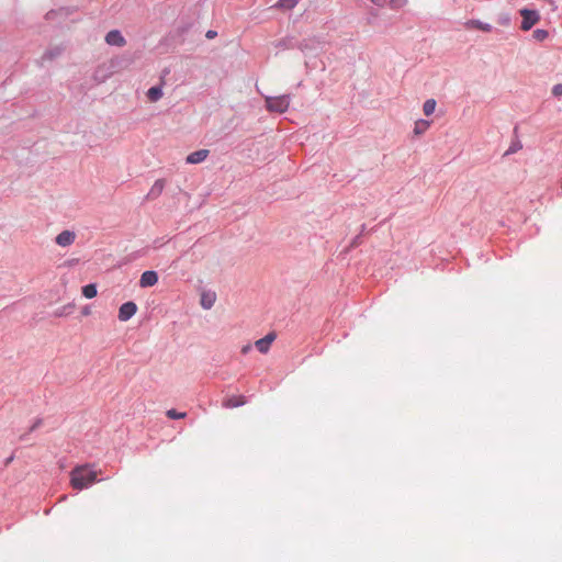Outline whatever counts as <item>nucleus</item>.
Returning a JSON list of instances; mask_svg holds the SVG:
<instances>
[{
  "label": "nucleus",
  "instance_id": "nucleus-23",
  "mask_svg": "<svg viewBox=\"0 0 562 562\" xmlns=\"http://www.w3.org/2000/svg\"><path fill=\"white\" fill-rule=\"evenodd\" d=\"M521 143L519 140H515L510 144L509 148L505 151V156L512 155L517 153L519 149H521Z\"/></svg>",
  "mask_w": 562,
  "mask_h": 562
},
{
  "label": "nucleus",
  "instance_id": "nucleus-9",
  "mask_svg": "<svg viewBox=\"0 0 562 562\" xmlns=\"http://www.w3.org/2000/svg\"><path fill=\"white\" fill-rule=\"evenodd\" d=\"M76 235L70 231H63L56 236V244L61 247L70 246L75 241Z\"/></svg>",
  "mask_w": 562,
  "mask_h": 562
},
{
  "label": "nucleus",
  "instance_id": "nucleus-21",
  "mask_svg": "<svg viewBox=\"0 0 562 562\" xmlns=\"http://www.w3.org/2000/svg\"><path fill=\"white\" fill-rule=\"evenodd\" d=\"M549 36V32L543 29H537L532 33V37L537 42H543Z\"/></svg>",
  "mask_w": 562,
  "mask_h": 562
},
{
  "label": "nucleus",
  "instance_id": "nucleus-13",
  "mask_svg": "<svg viewBox=\"0 0 562 562\" xmlns=\"http://www.w3.org/2000/svg\"><path fill=\"white\" fill-rule=\"evenodd\" d=\"M164 187L165 181L162 179L156 180L147 194V199L154 200L158 198L161 194Z\"/></svg>",
  "mask_w": 562,
  "mask_h": 562
},
{
  "label": "nucleus",
  "instance_id": "nucleus-22",
  "mask_svg": "<svg viewBox=\"0 0 562 562\" xmlns=\"http://www.w3.org/2000/svg\"><path fill=\"white\" fill-rule=\"evenodd\" d=\"M300 0H279L277 7L290 10L296 5Z\"/></svg>",
  "mask_w": 562,
  "mask_h": 562
},
{
  "label": "nucleus",
  "instance_id": "nucleus-19",
  "mask_svg": "<svg viewBox=\"0 0 562 562\" xmlns=\"http://www.w3.org/2000/svg\"><path fill=\"white\" fill-rule=\"evenodd\" d=\"M436 100L435 99H428L424 102V105H423V111H424V114L429 116L431 115L434 112H435V109H436Z\"/></svg>",
  "mask_w": 562,
  "mask_h": 562
},
{
  "label": "nucleus",
  "instance_id": "nucleus-26",
  "mask_svg": "<svg viewBox=\"0 0 562 562\" xmlns=\"http://www.w3.org/2000/svg\"><path fill=\"white\" fill-rule=\"evenodd\" d=\"M407 0H390L389 4L391 9H400L406 4Z\"/></svg>",
  "mask_w": 562,
  "mask_h": 562
},
{
  "label": "nucleus",
  "instance_id": "nucleus-3",
  "mask_svg": "<svg viewBox=\"0 0 562 562\" xmlns=\"http://www.w3.org/2000/svg\"><path fill=\"white\" fill-rule=\"evenodd\" d=\"M519 14L522 18L521 25H520L522 31H529L540 20L539 12L533 9L524 8L519 11Z\"/></svg>",
  "mask_w": 562,
  "mask_h": 562
},
{
  "label": "nucleus",
  "instance_id": "nucleus-29",
  "mask_svg": "<svg viewBox=\"0 0 562 562\" xmlns=\"http://www.w3.org/2000/svg\"><path fill=\"white\" fill-rule=\"evenodd\" d=\"M217 35L216 31H213V30H209L205 34V36L209 38V40H212L214 38L215 36Z\"/></svg>",
  "mask_w": 562,
  "mask_h": 562
},
{
  "label": "nucleus",
  "instance_id": "nucleus-18",
  "mask_svg": "<svg viewBox=\"0 0 562 562\" xmlns=\"http://www.w3.org/2000/svg\"><path fill=\"white\" fill-rule=\"evenodd\" d=\"M74 308H75V305H74V304H71V303H69V304H66V305H64V306H61V307L57 308V310L54 312V315H55V316H58V317L67 316V315H69V314H71V313H72Z\"/></svg>",
  "mask_w": 562,
  "mask_h": 562
},
{
  "label": "nucleus",
  "instance_id": "nucleus-14",
  "mask_svg": "<svg viewBox=\"0 0 562 562\" xmlns=\"http://www.w3.org/2000/svg\"><path fill=\"white\" fill-rule=\"evenodd\" d=\"M146 95L150 102H157L160 100L162 97V83L149 88Z\"/></svg>",
  "mask_w": 562,
  "mask_h": 562
},
{
  "label": "nucleus",
  "instance_id": "nucleus-28",
  "mask_svg": "<svg viewBox=\"0 0 562 562\" xmlns=\"http://www.w3.org/2000/svg\"><path fill=\"white\" fill-rule=\"evenodd\" d=\"M361 243V235H357L356 237H353L351 244H350V247H357L358 245H360Z\"/></svg>",
  "mask_w": 562,
  "mask_h": 562
},
{
  "label": "nucleus",
  "instance_id": "nucleus-16",
  "mask_svg": "<svg viewBox=\"0 0 562 562\" xmlns=\"http://www.w3.org/2000/svg\"><path fill=\"white\" fill-rule=\"evenodd\" d=\"M63 53V48L59 47V46H56V47H53V48H49L47 49L43 56H42V61H45V60H53L55 58H57L58 56H60Z\"/></svg>",
  "mask_w": 562,
  "mask_h": 562
},
{
  "label": "nucleus",
  "instance_id": "nucleus-2",
  "mask_svg": "<svg viewBox=\"0 0 562 562\" xmlns=\"http://www.w3.org/2000/svg\"><path fill=\"white\" fill-rule=\"evenodd\" d=\"M289 104L288 95L269 97L266 99V106L270 112L283 113L288 110Z\"/></svg>",
  "mask_w": 562,
  "mask_h": 562
},
{
  "label": "nucleus",
  "instance_id": "nucleus-6",
  "mask_svg": "<svg viewBox=\"0 0 562 562\" xmlns=\"http://www.w3.org/2000/svg\"><path fill=\"white\" fill-rule=\"evenodd\" d=\"M158 282V273L154 270H147L142 273L139 279L140 288H149Z\"/></svg>",
  "mask_w": 562,
  "mask_h": 562
},
{
  "label": "nucleus",
  "instance_id": "nucleus-12",
  "mask_svg": "<svg viewBox=\"0 0 562 562\" xmlns=\"http://www.w3.org/2000/svg\"><path fill=\"white\" fill-rule=\"evenodd\" d=\"M274 46L277 48H281V49H293L295 47H300L299 44H297V41L294 38V37H284V38H281L279 41H277L274 43Z\"/></svg>",
  "mask_w": 562,
  "mask_h": 562
},
{
  "label": "nucleus",
  "instance_id": "nucleus-11",
  "mask_svg": "<svg viewBox=\"0 0 562 562\" xmlns=\"http://www.w3.org/2000/svg\"><path fill=\"white\" fill-rule=\"evenodd\" d=\"M465 27L467 29H476V30H481L483 32H491L493 30V26L491 24L482 22L480 20H475V19L467 21Z\"/></svg>",
  "mask_w": 562,
  "mask_h": 562
},
{
  "label": "nucleus",
  "instance_id": "nucleus-20",
  "mask_svg": "<svg viewBox=\"0 0 562 562\" xmlns=\"http://www.w3.org/2000/svg\"><path fill=\"white\" fill-rule=\"evenodd\" d=\"M43 424V419L42 418H36L35 422L33 423V425L30 427L29 431L25 432V434H22L20 436V441H26L27 438H29V434L30 432H33L35 431L37 428H40Z\"/></svg>",
  "mask_w": 562,
  "mask_h": 562
},
{
  "label": "nucleus",
  "instance_id": "nucleus-1",
  "mask_svg": "<svg viewBox=\"0 0 562 562\" xmlns=\"http://www.w3.org/2000/svg\"><path fill=\"white\" fill-rule=\"evenodd\" d=\"M97 482V471L89 464L76 467L71 471L70 484L75 490H83Z\"/></svg>",
  "mask_w": 562,
  "mask_h": 562
},
{
  "label": "nucleus",
  "instance_id": "nucleus-34",
  "mask_svg": "<svg viewBox=\"0 0 562 562\" xmlns=\"http://www.w3.org/2000/svg\"><path fill=\"white\" fill-rule=\"evenodd\" d=\"M53 14H55V11H53V10L47 12L46 13V19H50Z\"/></svg>",
  "mask_w": 562,
  "mask_h": 562
},
{
  "label": "nucleus",
  "instance_id": "nucleus-15",
  "mask_svg": "<svg viewBox=\"0 0 562 562\" xmlns=\"http://www.w3.org/2000/svg\"><path fill=\"white\" fill-rule=\"evenodd\" d=\"M246 404V397L244 395L228 397L224 405L229 408L239 407Z\"/></svg>",
  "mask_w": 562,
  "mask_h": 562
},
{
  "label": "nucleus",
  "instance_id": "nucleus-7",
  "mask_svg": "<svg viewBox=\"0 0 562 562\" xmlns=\"http://www.w3.org/2000/svg\"><path fill=\"white\" fill-rule=\"evenodd\" d=\"M276 337L277 336L274 333H269L263 338L258 339L255 342V346L259 352L267 353L270 349L272 341L276 339Z\"/></svg>",
  "mask_w": 562,
  "mask_h": 562
},
{
  "label": "nucleus",
  "instance_id": "nucleus-32",
  "mask_svg": "<svg viewBox=\"0 0 562 562\" xmlns=\"http://www.w3.org/2000/svg\"><path fill=\"white\" fill-rule=\"evenodd\" d=\"M81 313H82V315H85V316L89 315V314H90V307H89V306H85V307L82 308V312H81Z\"/></svg>",
  "mask_w": 562,
  "mask_h": 562
},
{
  "label": "nucleus",
  "instance_id": "nucleus-8",
  "mask_svg": "<svg viewBox=\"0 0 562 562\" xmlns=\"http://www.w3.org/2000/svg\"><path fill=\"white\" fill-rule=\"evenodd\" d=\"M210 151L207 149H199L191 154H189L186 158L187 164L195 165L204 161L209 156Z\"/></svg>",
  "mask_w": 562,
  "mask_h": 562
},
{
  "label": "nucleus",
  "instance_id": "nucleus-5",
  "mask_svg": "<svg viewBox=\"0 0 562 562\" xmlns=\"http://www.w3.org/2000/svg\"><path fill=\"white\" fill-rule=\"evenodd\" d=\"M106 44L111 46L122 47L126 44V41L119 30H112L105 35Z\"/></svg>",
  "mask_w": 562,
  "mask_h": 562
},
{
  "label": "nucleus",
  "instance_id": "nucleus-27",
  "mask_svg": "<svg viewBox=\"0 0 562 562\" xmlns=\"http://www.w3.org/2000/svg\"><path fill=\"white\" fill-rule=\"evenodd\" d=\"M552 94L557 98L562 95V83H557L553 86Z\"/></svg>",
  "mask_w": 562,
  "mask_h": 562
},
{
  "label": "nucleus",
  "instance_id": "nucleus-24",
  "mask_svg": "<svg viewBox=\"0 0 562 562\" xmlns=\"http://www.w3.org/2000/svg\"><path fill=\"white\" fill-rule=\"evenodd\" d=\"M429 123L427 121L420 120L416 122L414 132L415 134H422L428 127Z\"/></svg>",
  "mask_w": 562,
  "mask_h": 562
},
{
  "label": "nucleus",
  "instance_id": "nucleus-17",
  "mask_svg": "<svg viewBox=\"0 0 562 562\" xmlns=\"http://www.w3.org/2000/svg\"><path fill=\"white\" fill-rule=\"evenodd\" d=\"M81 293L87 299H93L97 296L98 290L95 283H89L82 286Z\"/></svg>",
  "mask_w": 562,
  "mask_h": 562
},
{
  "label": "nucleus",
  "instance_id": "nucleus-31",
  "mask_svg": "<svg viewBox=\"0 0 562 562\" xmlns=\"http://www.w3.org/2000/svg\"><path fill=\"white\" fill-rule=\"evenodd\" d=\"M14 460V454H11L4 460V467H8Z\"/></svg>",
  "mask_w": 562,
  "mask_h": 562
},
{
  "label": "nucleus",
  "instance_id": "nucleus-33",
  "mask_svg": "<svg viewBox=\"0 0 562 562\" xmlns=\"http://www.w3.org/2000/svg\"><path fill=\"white\" fill-rule=\"evenodd\" d=\"M251 349V346L250 345H246L241 348V352L243 353H247L249 350Z\"/></svg>",
  "mask_w": 562,
  "mask_h": 562
},
{
  "label": "nucleus",
  "instance_id": "nucleus-10",
  "mask_svg": "<svg viewBox=\"0 0 562 562\" xmlns=\"http://www.w3.org/2000/svg\"><path fill=\"white\" fill-rule=\"evenodd\" d=\"M216 301V294L215 292H212V291H209V292H203L201 294V306L204 308V310H210L213 307L214 303Z\"/></svg>",
  "mask_w": 562,
  "mask_h": 562
},
{
  "label": "nucleus",
  "instance_id": "nucleus-30",
  "mask_svg": "<svg viewBox=\"0 0 562 562\" xmlns=\"http://www.w3.org/2000/svg\"><path fill=\"white\" fill-rule=\"evenodd\" d=\"M370 1L378 7H383L386 2V0H370Z\"/></svg>",
  "mask_w": 562,
  "mask_h": 562
},
{
  "label": "nucleus",
  "instance_id": "nucleus-4",
  "mask_svg": "<svg viewBox=\"0 0 562 562\" xmlns=\"http://www.w3.org/2000/svg\"><path fill=\"white\" fill-rule=\"evenodd\" d=\"M137 312V305L133 301L123 303L119 308L117 317L121 322H127Z\"/></svg>",
  "mask_w": 562,
  "mask_h": 562
},
{
  "label": "nucleus",
  "instance_id": "nucleus-25",
  "mask_svg": "<svg viewBox=\"0 0 562 562\" xmlns=\"http://www.w3.org/2000/svg\"><path fill=\"white\" fill-rule=\"evenodd\" d=\"M186 413H180V412H177L176 409L171 408L169 411H167V416L171 419H180V418H183L186 417Z\"/></svg>",
  "mask_w": 562,
  "mask_h": 562
},
{
  "label": "nucleus",
  "instance_id": "nucleus-35",
  "mask_svg": "<svg viewBox=\"0 0 562 562\" xmlns=\"http://www.w3.org/2000/svg\"><path fill=\"white\" fill-rule=\"evenodd\" d=\"M366 229V224L361 225V233Z\"/></svg>",
  "mask_w": 562,
  "mask_h": 562
}]
</instances>
